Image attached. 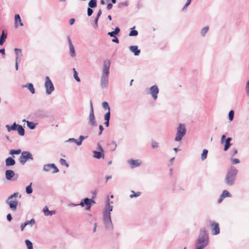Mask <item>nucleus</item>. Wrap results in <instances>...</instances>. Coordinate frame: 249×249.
<instances>
[{
	"label": "nucleus",
	"instance_id": "9b49d317",
	"mask_svg": "<svg viewBox=\"0 0 249 249\" xmlns=\"http://www.w3.org/2000/svg\"><path fill=\"white\" fill-rule=\"evenodd\" d=\"M80 206L82 207L85 206V209L86 211H89L91 209V204L90 203L89 198L87 197L81 200L79 203Z\"/></svg>",
	"mask_w": 249,
	"mask_h": 249
},
{
	"label": "nucleus",
	"instance_id": "cd10ccee",
	"mask_svg": "<svg viewBox=\"0 0 249 249\" xmlns=\"http://www.w3.org/2000/svg\"><path fill=\"white\" fill-rule=\"evenodd\" d=\"M23 87L27 88L32 94H34L35 93V89L32 83H28L26 85H23Z\"/></svg>",
	"mask_w": 249,
	"mask_h": 249
},
{
	"label": "nucleus",
	"instance_id": "473e14b6",
	"mask_svg": "<svg viewBox=\"0 0 249 249\" xmlns=\"http://www.w3.org/2000/svg\"><path fill=\"white\" fill-rule=\"evenodd\" d=\"M208 153V150L206 149H204L202 153L201 154V159L202 160H204L205 159H206L207 157V155Z\"/></svg>",
	"mask_w": 249,
	"mask_h": 249
},
{
	"label": "nucleus",
	"instance_id": "4be33fe9",
	"mask_svg": "<svg viewBox=\"0 0 249 249\" xmlns=\"http://www.w3.org/2000/svg\"><path fill=\"white\" fill-rule=\"evenodd\" d=\"M93 157L97 159H100L101 158H104V151H94L93 152Z\"/></svg>",
	"mask_w": 249,
	"mask_h": 249
},
{
	"label": "nucleus",
	"instance_id": "58836bf2",
	"mask_svg": "<svg viewBox=\"0 0 249 249\" xmlns=\"http://www.w3.org/2000/svg\"><path fill=\"white\" fill-rule=\"evenodd\" d=\"M27 249H33V243L30 240L26 239L25 241Z\"/></svg>",
	"mask_w": 249,
	"mask_h": 249
},
{
	"label": "nucleus",
	"instance_id": "20e7f679",
	"mask_svg": "<svg viewBox=\"0 0 249 249\" xmlns=\"http://www.w3.org/2000/svg\"><path fill=\"white\" fill-rule=\"evenodd\" d=\"M186 132V129L185 124H179L177 128V132L175 141L176 142L181 141L183 136L185 135Z\"/></svg>",
	"mask_w": 249,
	"mask_h": 249
},
{
	"label": "nucleus",
	"instance_id": "bb28decb",
	"mask_svg": "<svg viewBox=\"0 0 249 249\" xmlns=\"http://www.w3.org/2000/svg\"><path fill=\"white\" fill-rule=\"evenodd\" d=\"M16 131H18L19 135L23 136L25 135V130L22 125L18 124Z\"/></svg>",
	"mask_w": 249,
	"mask_h": 249
},
{
	"label": "nucleus",
	"instance_id": "7c9ffc66",
	"mask_svg": "<svg viewBox=\"0 0 249 249\" xmlns=\"http://www.w3.org/2000/svg\"><path fill=\"white\" fill-rule=\"evenodd\" d=\"M135 26L131 28V31L129 32V36H135L138 35V32L134 30Z\"/></svg>",
	"mask_w": 249,
	"mask_h": 249
},
{
	"label": "nucleus",
	"instance_id": "0e129e2a",
	"mask_svg": "<svg viewBox=\"0 0 249 249\" xmlns=\"http://www.w3.org/2000/svg\"><path fill=\"white\" fill-rule=\"evenodd\" d=\"M114 38H113L112 39V41L113 42H115V43H119V40L118 39V38L116 36V37H114Z\"/></svg>",
	"mask_w": 249,
	"mask_h": 249
},
{
	"label": "nucleus",
	"instance_id": "b1692460",
	"mask_svg": "<svg viewBox=\"0 0 249 249\" xmlns=\"http://www.w3.org/2000/svg\"><path fill=\"white\" fill-rule=\"evenodd\" d=\"M15 53L16 55V60L20 61V57L22 56V50L21 49L15 48L14 49Z\"/></svg>",
	"mask_w": 249,
	"mask_h": 249
},
{
	"label": "nucleus",
	"instance_id": "de8ad7c7",
	"mask_svg": "<svg viewBox=\"0 0 249 249\" xmlns=\"http://www.w3.org/2000/svg\"><path fill=\"white\" fill-rule=\"evenodd\" d=\"M238 152V150L236 148H232L230 151V155L232 157L235 156Z\"/></svg>",
	"mask_w": 249,
	"mask_h": 249
},
{
	"label": "nucleus",
	"instance_id": "4468645a",
	"mask_svg": "<svg viewBox=\"0 0 249 249\" xmlns=\"http://www.w3.org/2000/svg\"><path fill=\"white\" fill-rule=\"evenodd\" d=\"M127 162L130 164L131 168L137 167L141 165V162L138 160H129Z\"/></svg>",
	"mask_w": 249,
	"mask_h": 249
},
{
	"label": "nucleus",
	"instance_id": "e2e57ef3",
	"mask_svg": "<svg viewBox=\"0 0 249 249\" xmlns=\"http://www.w3.org/2000/svg\"><path fill=\"white\" fill-rule=\"evenodd\" d=\"M113 5L112 3H108L107 4V10H110L112 8Z\"/></svg>",
	"mask_w": 249,
	"mask_h": 249
},
{
	"label": "nucleus",
	"instance_id": "37998d69",
	"mask_svg": "<svg viewBox=\"0 0 249 249\" xmlns=\"http://www.w3.org/2000/svg\"><path fill=\"white\" fill-rule=\"evenodd\" d=\"M73 77H74V79H75V80L76 81L80 82V79L78 76V73L77 72V71H76V70L74 68L73 69Z\"/></svg>",
	"mask_w": 249,
	"mask_h": 249
},
{
	"label": "nucleus",
	"instance_id": "2eb2a0df",
	"mask_svg": "<svg viewBox=\"0 0 249 249\" xmlns=\"http://www.w3.org/2000/svg\"><path fill=\"white\" fill-rule=\"evenodd\" d=\"M15 173L12 170H6L5 171V178L8 180H11L12 178L14 177Z\"/></svg>",
	"mask_w": 249,
	"mask_h": 249
},
{
	"label": "nucleus",
	"instance_id": "393cba45",
	"mask_svg": "<svg viewBox=\"0 0 249 249\" xmlns=\"http://www.w3.org/2000/svg\"><path fill=\"white\" fill-rule=\"evenodd\" d=\"M18 125V124H17L16 123H14L12 125H10L9 124H6L5 127L7 129V131L8 132H10L11 131H16Z\"/></svg>",
	"mask_w": 249,
	"mask_h": 249
},
{
	"label": "nucleus",
	"instance_id": "bf43d9fd",
	"mask_svg": "<svg viewBox=\"0 0 249 249\" xmlns=\"http://www.w3.org/2000/svg\"><path fill=\"white\" fill-rule=\"evenodd\" d=\"M226 140V135H222L221 138V143L222 144L225 142V141Z\"/></svg>",
	"mask_w": 249,
	"mask_h": 249
},
{
	"label": "nucleus",
	"instance_id": "c85d7f7f",
	"mask_svg": "<svg viewBox=\"0 0 249 249\" xmlns=\"http://www.w3.org/2000/svg\"><path fill=\"white\" fill-rule=\"evenodd\" d=\"M97 0H90L88 3L89 7L91 8H95L97 6Z\"/></svg>",
	"mask_w": 249,
	"mask_h": 249
},
{
	"label": "nucleus",
	"instance_id": "c03bdc74",
	"mask_svg": "<svg viewBox=\"0 0 249 249\" xmlns=\"http://www.w3.org/2000/svg\"><path fill=\"white\" fill-rule=\"evenodd\" d=\"M128 5V2L126 1L124 2H121L118 3V6L119 8H122L123 6H127Z\"/></svg>",
	"mask_w": 249,
	"mask_h": 249
},
{
	"label": "nucleus",
	"instance_id": "0eeeda50",
	"mask_svg": "<svg viewBox=\"0 0 249 249\" xmlns=\"http://www.w3.org/2000/svg\"><path fill=\"white\" fill-rule=\"evenodd\" d=\"M89 119V123L90 125L93 126H96L97 125V124L95 120V118L94 115L93 107L91 101H90V112Z\"/></svg>",
	"mask_w": 249,
	"mask_h": 249
},
{
	"label": "nucleus",
	"instance_id": "052dcab7",
	"mask_svg": "<svg viewBox=\"0 0 249 249\" xmlns=\"http://www.w3.org/2000/svg\"><path fill=\"white\" fill-rule=\"evenodd\" d=\"M7 219L8 221L10 222L12 219V215L10 214V213H8L7 215Z\"/></svg>",
	"mask_w": 249,
	"mask_h": 249
},
{
	"label": "nucleus",
	"instance_id": "ea45409f",
	"mask_svg": "<svg viewBox=\"0 0 249 249\" xmlns=\"http://www.w3.org/2000/svg\"><path fill=\"white\" fill-rule=\"evenodd\" d=\"M132 194L130 195V198L136 197L140 196L141 194L140 192H137L135 193L134 191H131Z\"/></svg>",
	"mask_w": 249,
	"mask_h": 249
},
{
	"label": "nucleus",
	"instance_id": "39448f33",
	"mask_svg": "<svg viewBox=\"0 0 249 249\" xmlns=\"http://www.w3.org/2000/svg\"><path fill=\"white\" fill-rule=\"evenodd\" d=\"M28 160H33L32 154L29 151L22 152L19 159L20 163L23 165Z\"/></svg>",
	"mask_w": 249,
	"mask_h": 249
},
{
	"label": "nucleus",
	"instance_id": "5fc2aeb1",
	"mask_svg": "<svg viewBox=\"0 0 249 249\" xmlns=\"http://www.w3.org/2000/svg\"><path fill=\"white\" fill-rule=\"evenodd\" d=\"M99 18H98L97 17H95L94 22V25H93V27L95 29H97L98 27V21Z\"/></svg>",
	"mask_w": 249,
	"mask_h": 249
},
{
	"label": "nucleus",
	"instance_id": "423d86ee",
	"mask_svg": "<svg viewBox=\"0 0 249 249\" xmlns=\"http://www.w3.org/2000/svg\"><path fill=\"white\" fill-rule=\"evenodd\" d=\"M45 87L46 89V93L48 95L51 94L54 89L53 85L49 77L48 76L45 78Z\"/></svg>",
	"mask_w": 249,
	"mask_h": 249
},
{
	"label": "nucleus",
	"instance_id": "79ce46f5",
	"mask_svg": "<svg viewBox=\"0 0 249 249\" xmlns=\"http://www.w3.org/2000/svg\"><path fill=\"white\" fill-rule=\"evenodd\" d=\"M234 112L233 110H231L229 111L228 114L229 119L230 121L233 120L234 118Z\"/></svg>",
	"mask_w": 249,
	"mask_h": 249
},
{
	"label": "nucleus",
	"instance_id": "a211bd4d",
	"mask_svg": "<svg viewBox=\"0 0 249 249\" xmlns=\"http://www.w3.org/2000/svg\"><path fill=\"white\" fill-rule=\"evenodd\" d=\"M129 50L131 52L134 53V54L136 56H138L140 54L141 51L136 45L130 46Z\"/></svg>",
	"mask_w": 249,
	"mask_h": 249
},
{
	"label": "nucleus",
	"instance_id": "2f4dec72",
	"mask_svg": "<svg viewBox=\"0 0 249 249\" xmlns=\"http://www.w3.org/2000/svg\"><path fill=\"white\" fill-rule=\"evenodd\" d=\"M88 137V136H84L82 135L80 136L78 140H77V142H76V144L78 146L81 145V144L82 143V141L84 139H87Z\"/></svg>",
	"mask_w": 249,
	"mask_h": 249
},
{
	"label": "nucleus",
	"instance_id": "aec40b11",
	"mask_svg": "<svg viewBox=\"0 0 249 249\" xmlns=\"http://www.w3.org/2000/svg\"><path fill=\"white\" fill-rule=\"evenodd\" d=\"M16 164L15 160L12 157H8L5 160V165L6 166H13Z\"/></svg>",
	"mask_w": 249,
	"mask_h": 249
},
{
	"label": "nucleus",
	"instance_id": "a878e982",
	"mask_svg": "<svg viewBox=\"0 0 249 249\" xmlns=\"http://www.w3.org/2000/svg\"><path fill=\"white\" fill-rule=\"evenodd\" d=\"M43 211L44 215L46 216L49 215H52L53 214H54L55 213V211H49L47 206H45L43 208Z\"/></svg>",
	"mask_w": 249,
	"mask_h": 249
},
{
	"label": "nucleus",
	"instance_id": "72a5a7b5",
	"mask_svg": "<svg viewBox=\"0 0 249 249\" xmlns=\"http://www.w3.org/2000/svg\"><path fill=\"white\" fill-rule=\"evenodd\" d=\"M70 53L71 57H73L75 56V50L73 45H69Z\"/></svg>",
	"mask_w": 249,
	"mask_h": 249
},
{
	"label": "nucleus",
	"instance_id": "603ef678",
	"mask_svg": "<svg viewBox=\"0 0 249 249\" xmlns=\"http://www.w3.org/2000/svg\"><path fill=\"white\" fill-rule=\"evenodd\" d=\"M246 92L247 95L249 96V80L248 81L246 86Z\"/></svg>",
	"mask_w": 249,
	"mask_h": 249
},
{
	"label": "nucleus",
	"instance_id": "09e8293b",
	"mask_svg": "<svg viewBox=\"0 0 249 249\" xmlns=\"http://www.w3.org/2000/svg\"><path fill=\"white\" fill-rule=\"evenodd\" d=\"M110 118V112L107 111L104 115L105 121H109Z\"/></svg>",
	"mask_w": 249,
	"mask_h": 249
},
{
	"label": "nucleus",
	"instance_id": "69168bd1",
	"mask_svg": "<svg viewBox=\"0 0 249 249\" xmlns=\"http://www.w3.org/2000/svg\"><path fill=\"white\" fill-rule=\"evenodd\" d=\"M67 39L69 43V46L73 45L70 36H68Z\"/></svg>",
	"mask_w": 249,
	"mask_h": 249
},
{
	"label": "nucleus",
	"instance_id": "49530a36",
	"mask_svg": "<svg viewBox=\"0 0 249 249\" xmlns=\"http://www.w3.org/2000/svg\"><path fill=\"white\" fill-rule=\"evenodd\" d=\"M25 224L27 225H30L31 226H33L35 223V220L34 218L31 219L30 220H28L25 222Z\"/></svg>",
	"mask_w": 249,
	"mask_h": 249
},
{
	"label": "nucleus",
	"instance_id": "1a4fd4ad",
	"mask_svg": "<svg viewBox=\"0 0 249 249\" xmlns=\"http://www.w3.org/2000/svg\"><path fill=\"white\" fill-rule=\"evenodd\" d=\"M159 92V89L156 85H154L149 88V94L151 95L153 99L155 100L158 98Z\"/></svg>",
	"mask_w": 249,
	"mask_h": 249
},
{
	"label": "nucleus",
	"instance_id": "680f3d73",
	"mask_svg": "<svg viewBox=\"0 0 249 249\" xmlns=\"http://www.w3.org/2000/svg\"><path fill=\"white\" fill-rule=\"evenodd\" d=\"M68 142H74L76 143V142H77V140L74 138H70L67 141Z\"/></svg>",
	"mask_w": 249,
	"mask_h": 249
},
{
	"label": "nucleus",
	"instance_id": "f3484780",
	"mask_svg": "<svg viewBox=\"0 0 249 249\" xmlns=\"http://www.w3.org/2000/svg\"><path fill=\"white\" fill-rule=\"evenodd\" d=\"M8 205H9L10 208L13 211H15L17 209V206L18 205V202L17 200H12L10 202H7L6 203Z\"/></svg>",
	"mask_w": 249,
	"mask_h": 249
},
{
	"label": "nucleus",
	"instance_id": "338daca9",
	"mask_svg": "<svg viewBox=\"0 0 249 249\" xmlns=\"http://www.w3.org/2000/svg\"><path fill=\"white\" fill-rule=\"evenodd\" d=\"M27 226V225L24 222V223H22L20 225V230L21 231H23L25 228V227Z\"/></svg>",
	"mask_w": 249,
	"mask_h": 249
},
{
	"label": "nucleus",
	"instance_id": "4d7b16f0",
	"mask_svg": "<svg viewBox=\"0 0 249 249\" xmlns=\"http://www.w3.org/2000/svg\"><path fill=\"white\" fill-rule=\"evenodd\" d=\"M136 6L138 9H140L143 7L142 3L141 1H138Z\"/></svg>",
	"mask_w": 249,
	"mask_h": 249
},
{
	"label": "nucleus",
	"instance_id": "13d9d810",
	"mask_svg": "<svg viewBox=\"0 0 249 249\" xmlns=\"http://www.w3.org/2000/svg\"><path fill=\"white\" fill-rule=\"evenodd\" d=\"M99 134L98 135H100L102 134L103 130H104V127L102 125L100 124L99 126Z\"/></svg>",
	"mask_w": 249,
	"mask_h": 249
},
{
	"label": "nucleus",
	"instance_id": "864d4df0",
	"mask_svg": "<svg viewBox=\"0 0 249 249\" xmlns=\"http://www.w3.org/2000/svg\"><path fill=\"white\" fill-rule=\"evenodd\" d=\"M151 146L153 148H157L159 147V143L155 141H153L151 143Z\"/></svg>",
	"mask_w": 249,
	"mask_h": 249
},
{
	"label": "nucleus",
	"instance_id": "a19ab883",
	"mask_svg": "<svg viewBox=\"0 0 249 249\" xmlns=\"http://www.w3.org/2000/svg\"><path fill=\"white\" fill-rule=\"evenodd\" d=\"M102 107L105 110H107L108 111H110V107L109 106V104L107 102H103L102 103Z\"/></svg>",
	"mask_w": 249,
	"mask_h": 249
},
{
	"label": "nucleus",
	"instance_id": "4c0bfd02",
	"mask_svg": "<svg viewBox=\"0 0 249 249\" xmlns=\"http://www.w3.org/2000/svg\"><path fill=\"white\" fill-rule=\"evenodd\" d=\"M231 195L226 190H224L223 191L222 194H221V197H231Z\"/></svg>",
	"mask_w": 249,
	"mask_h": 249
},
{
	"label": "nucleus",
	"instance_id": "dca6fc26",
	"mask_svg": "<svg viewBox=\"0 0 249 249\" xmlns=\"http://www.w3.org/2000/svg\"><path fill=\"white\" fill-rule=\"evenodd\" d=\"M231 140L232 138L231 137H228L226 139L223 148L224 151H227L232 145V143H231Z\"/></svg>",
	"mask_w": 249,
	"mask_h": 249
},
{
	"label": "nucleus",
	"instance_id": "5701e85b",
	"mask_svg": "<svg viewBox=\"0 0 249 249\" xmlns=\"http://www.w3.org/2000/svg\"><path fill=\"white\" fill-rule=\"evenodd\" d=\"M120 29L119 27H116L114 30L111 32H109L107 33V35L109 36L110 37H116V36L120 33Z\"/></svg>",
	"mask_w": 249,
	"mask_h": 249
},
{
	"label": "nucleus",
	"instance_id": "f03ea898",
	"mask_svg": "<svg viewBox=\"0 0 249 249\" xmlns=\"http://www.w3.org/2000/svg\"><path fill=\"white\" fill-rule=\"evenodd\" d=\"M238 170L233 166H231L227 170L224 178V182L228 186H232L235 183L236 176Z\"/></svg>",
	"mask_w": 249,
	"mask_h": 249
},
{
	"label": "nucleus",
	"instance_id": "c756f323",
	"mask_svg": "<svg viewBox=\"0 0 249 249\" xmlns=\"http://www.w3.org/2000/svg\"><path fill=\"white\" fill-rule=\"evenodd\" d=\"M20 153H21V150L20 149H11L9 152V154L13 156L14 155H18Z\"/></svg>",
	"mask_w": 249,
	"mask_h": 249
},
{
	"label": "nucleus",
	"instance_id": "774afa93",
	"mask_svg": "<svg viewBox=\"0 0 249 249\" xmlns=\"http://www.w3.org/2000/svg\"><path fill=\"white\" fill-rule=\"evenodd\" d=\"M75 21V19H74V18H71V19H70V20H69V24H70V25H73V24L74 23Z\"/></svg>",
	"mask_w": 249,
	"mask_h": 249
},
{
	"label": "nucleus",
	"instance_id": "c9c22d12",
	"mask_svg": "<svg viewBox=\"0 0 249 249\" xmlns=\"http://www.w3.org/2000/svg\"><path fill=\"white\" fill-rule=\"evenodd\" d=\"M209 27L208 26H206L205 27H203L201 30V32H200V34H201V35L202 36H205L206 35V34L207 33L208 30H209Z\"/></svg>",
	"mask_w": 249,
	"mask_h": 249
},
{
	"label": "nucleus",
	"instance_id": "412c9836",
	"mask_svg": "<svg viewBox=\"0 0 249 249\" xmlns=\"http://www.w3.org/2000/svg\"><path fill=\"white\" fill-rule=\"evenodd\" d=\"M19 22V25L21 26H23V23L21 21L20 17L19 14H16L15 16V26L18 27V23Z\"/></svg>",
	"mask_w": 249,
	"mask_h": 249
},
{
	"label": "nucleus",
	"instance_id": "6e6d98bb",
	"mask_svg": "<svg viewBox=\"0 0 249 249\" xmlns=\"http://www.w3.org/2000/svg\"><path fill=\"white\" fill-rule=\"evenodd\" d=\"M93 10L91 8H89V7H88V10H87V15L88 16H90L92 13H93Z\"/></svg>",
	"mask_w": 249,
	"mask_h": 249
},
{
	"label": "nucleus",
	"instance_id": "3c124183",
	"mask_svg": "<svg viewBox=\"0 0 249 249\" xmlns=\"http://www.w3.org/2000/svg\"><path fill=\"white\" fill-rule=\"evenodd\" d=\"M191 1H192V0H187L185 4L184 5L183 8H182V11H185V9L191 3Z\"/></svg>",
	"mask_w": 249,
	"mask_h": 249
},
{
	"label": "nucleus",
	"instance_id": "f8f14e48",
	"mask_svg": "<svg viewBox=\"0 0 249 249\" xmlns=\"http://www.w3.org/2000/svg\"><path fill=\"white\" fill-rule=\"evenodd\" d=\"M211 227L213 234L217 235L220 233V228L218 223L214 221H211Z\"/></svg>",
	"mask_w": 249,
	"mask_h": 249
},
{
	"label": "nucleus",
	"instance_id": "6e6552de",
	"mask_svg": "<svg viewBox=\"0 0 249 249\" xmlns=\"http://www.w3.org/2000/svg\"><path fill=\"white\" fill-rule=\"evenodd\" d=\"M51 168H53V171L52 172V173L53 174L59 172V169L54 163L45 164L43 166V170L44 172H49L50 171V169Z\"/></svg>",
	"mask_w": 249,
	"mask_h": 249
},
{
	"label": "nucleus",
	"instance_id": "9d476101",
	"mask_svg": "<svg viewBox=\"0 0 249 249\" xmlns=\"http://www.w3.org/2000/svg\"><path fill=\"white\" fill-rule=\"evenodd\" d=\"M110 66V62L109 60L106 59L104 60L103 70L102 75H109Z\"/></svg>",
	"mask_w": 249,
	"mask_h": 249
},
{
	"label": "nucleus",
	"instance_id": "ddd939ff",
	"mask_svg": "<svg viewBox=\"0 0 249 249\" xmlns=\"http://www.w3.org/2000/svg\"><path fill=\"white\" fill-rule=\"evenodd\" d=\"M109 75H102L101 79V87L103 89L107 88L108 84Z\"/></svg>",
	"mask_w": 249,
	"mask_h": 249
},
{
	"label": "nucleus",
	"instance_id": "a18cd8bd",
	"mask_svg": "<svg viewBox=\"0 0 249 249\" xmlns=\"http://www.w3.org/2000/svg\"><path fill=\"white\" fill-rule=\"evenodd\" d=\"M59 162L62 165H64L67 167H68L69 166V164L66 162V160L64 159H60Z\"/></svg>",
	"mask_w": 249,
	"mask_h": 249
},
{
	"label": "nucleus",
	"instance_id": "f704fd0d",
	"mask_svg": "<svg viewBox=\"0 0 249 249\" xmlns=\"http://www.w3.org/2000/svg\"><path fill=\"white\" fill-rule=\"evenodd\" d=\"M27 126L31 129L35 128L36 124L33 122L26 121Z\"/></svg>",
	"mask_w": 249,
	"mask_h": 249
},
{
	"label": "nucleus",
	"instance_id": "f257e3e1",
	"mask_svg": "<svg viewBox=\"0 0 249 249\" xmlns=\"http://www.w3.org/2000/svg\"><path fill=\"white\" fill-rule=\"evenodd\" d=\"M113 203V201L110 202L108 197L107 198L106 206L103 211V223L107 230L111 231L113 229V226L111 221L110 212L113 210V206L110 203Z\"/></svg>",
	"mask_w": 249,
	"mask_h": 249
},
{
	"label": "nucleus",
	"instance_id": "8fccbe9b",
	"mask_svg": "<svg viewBox=\"0 0 249 249\" xmlns=\"http://www.w3.org/2000/svg\"><path fill=\"white\" fill-rule=\"evenodd\" d=\"M231 161L233 164L239 163L240 161L238 159H231Z\"/></svg>",
	"mask_w": 249,
	"mask_h": 249
},
{
	"label": "nucleus",
	"instance_id": "e433bc0d",
	"mask_svg": "<svg viewBox=\"0 0 249 249\" xmlns=\"http://www.w3.org/2000/svg\"><path fill=\"white\" fill-rule=\"evenodd\" d=\"M32 182H31L30 184L26 187V193L27 194H31L33 192V189L32 187Z\"/></svg>",
	"mask_w": 249,
	"mask_h": 249
},
{
	"label": "nucleus",
	"instance_id": "6ab92c4d",
	"mask_svg": "<svg viewBox=\"0 0 249 249\" xmlns=\"http://www.w3.org/2000/svg\"><path fill=\"white\" fill-rule=\"evenodd\" d=\"M7 36V31L5 30H3L2 31L1 35L0 36V45H2Z\"/></svg>",
	"mask_w": 249,
	"mask_h": 249
},
{
	"label": "nucleus",
	"instance_id": "7ed1b4c3",
	"mask_svg": "<svg viewBox=\"0 0 249 249\" xmlns=\"http://www.w3.org/2000/svg\"><path fill=\"white\" fill-rule=\"evenodd\" d=\"M209 244V236L205 228L201 229L197 239L196 241V246L205 248Z\"/></svg>",
	"mask_w": 249,
	"mask_h": 249
}]
</instances>
